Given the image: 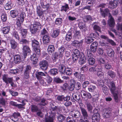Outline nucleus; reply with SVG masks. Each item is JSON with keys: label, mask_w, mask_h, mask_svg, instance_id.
Wrapping results in <instances>:
<instances>
[{"label": "nucleus", "mask_w": 122, "mask_h": 122, "mask_svg": "<svg viewBox=\"0 0 122 122\" xmlns=\"http://www.w3.org/2000/svg\"><path fill=\"white\" fill-rule=\"evenodd\" d=\"M29 27L31 35L36 36L41 28V25L40 22L35 21L33 24H31Z\"/></svg>", "instance_id": "1"}, {"label": "nucleus", "mask_w": 122, "mask_h": 122, "mask_svg": "<svg viewBox=\"0 0 122 122\" xmlns=\"http://www.w3.org/2000/svg\"><path fill=\"white\" fill-rule=\"evenodd\" d=\"M70 96L67 95L65 97L63 95H58L56 99L57 101L59 102H63V101L65 102L64 103V105L66 107H70L72 104V103L69 101L70 100Z\"/></svg>", "instance_id": "2"}, {"label": "nucleus", "mask_w": 122, "mask_h": 122, "mask_svg": "<svg viewBox=\"0 0 122 122\" xmlns=\"http://www.w3.org/2000/svg\"><path fill=\"white\" fill-rule=\"evenodd\" d=\"M40 47H38L33 48L34 53L31 55L30 59V60L32 61V63L33 65L36 64L38 61V58L36 54L37 55L41 54V51L39 49Z\"/></svg>", "instance_id": "3"}, {"label": "nucleus", "mask_w": 122, "mask_h": 122, "mask_svg": "<svg viewBox=\"0 0 122 122\" xmlns=\"http://www.w3.org/2000/svg\"><path fill=\"white\" fill-rule=\"evenodd\" d=\"M93 113L92 116V122H99L101 119L100 115L98 113L97 109L95 108L93 111Z\"/></svg>", "instance_id": "4"}, {"label": "nucleus", "mask_w": 122, "mask_h": 122, "mask_svg": "<svg viewBox=\"0 0 122 122\" xmlns=\"http://www.w3.org/2000/svg\"><path fill=\"white\" fill-rule=\"evenodd\" d=\"M25 17V12H22L20 15L19 16L18 19L17 20V21L16 23V25L19 28L22 27L21 26V23H22L24 21V19Z\"/></svg>", "instance_id": "5"}, {"label": "nucleus", "mask_w": 122, "mask_h": 122, "mask_svg": "<svg viewBox=\"0 0 122 122\" xmlns=\"http://www.w3.org/2000/svg\"><path fill=\"white\" fill-rule=\"evenodd\" d=\"M22 50V58L25 59L27 55L30 54L31 51L29 47L27 46H24Z\"/></svg>", "instance_id": "6"}, {"label": "nucleus", "mask_w": 122, "mask_h": 122, "mask_svg": "<svg viewBox=\"0 0 122 122\" xmlns=\"http://www.w3.org/2000/svg\"><path fill=\"white\" fill-rule=\"evenodd\" d=\"M3 24L4 27L2 28L3 33L4 34H8L10 30V24L8 22H6Z\"/></svg>", "instance_id": "7"}, {"label": "nucleus", "mask_w": 122, "mask_h": 122, "mask_svg": "<svg viewBox=\"0 0 122 122\" xmlns=\"http://www.w3.org/2000/svg\"><path fill=\"white\" fill-rule=\"evenodd\" d=\"M48 65V62L46 60H43L40 62V68L43 71H46L47 69Z\"/></svg>", "instance_id": "8"}, {"label": "nucleus", "mask_w": 122, "mask_h": 122, "mask_svg": "<svg viewBox=\"0 0 122 122\" xmlns=\"http://www.w3.org/2000/svg\"><path fill=\"white\" fill-rule=\"evenodd\" d=\"M81 93L84 96L83 97L82 96V97L86 101H87L88 99H91L92 98V96L91 94L86 91L82 90Z\"/></svg>", "instance_id": "9"}, {"label": "nucleus", "mask_w": 122, "mask_h": 122, "mask_svg": "<svg viewBox=\"0 0 122 122\" xmlns=\"http://www.w3.org/2000/svg\"><path fill=\"white\" fill-rule=\"evenodd\" d=\"M83 42V40H81L80 41L74 40L72 42V45L73 46L76 48H79L81 46Z\"/></svg>", "instance_id": "10"}, {"label": "nucleus", "mask_w": 122, "mask_h": 122, "mask_svg": "<svg viewBox=\"0 0 122 122\" xmlns=\"http://www.w3.org/2000/svg\"><path fill=\"white\" fill-rule=\"evenodd\" d=\"M2 80L7 85L9 83H11L12 81H13V77H7V75L4 74L3 76Z\"/></svg>", "instance_id": "11"}, {"label": "nucleus", "mask_w": 122, "mask_h": 122, "mask_svg": "<svg viewBox=\"0 0 122 122\" xmlns=\"http://www.w3.org/2000/svg\"><path fill=\"white\" fill-rule=\"evenodd\" d=\"M80 108L82 115V117L81 118H83L84 119H89V117L86 110L83 107H81Z\"/></svg>", "instance_id": "12"}, {"label": "nucleus", "mask_w": 122, "mask_h": 122, "mask_svg": "<svg viewBox=\"0 0 122 122\" xmlns=\"http://www.w3.org/2000/svg\"><path fill=\"white\" fill-rule=\"evenodd\" d=\"M76 84V81L75 80L73 79H71L70 81L69 86L68 88L69 90L71 91H73L75 88Z\"/></svg>", "instance_id": "13"}, {"label": "nucleus", "mask_w": 122, "mask_h": 122, "mask_svg": "<svg viewBox=\"0 0 122 122\" xmlns=\"http://www.w3.org/2000/svg\"><path fill=\"white\" fill-rule=\"evenodd\" d=\"M46 2L45 1H42L40 2V4L42 9H46V10H48L50 8L51 4L49 3H46Z\"/></svg>", "instance_id": "14"}, {"label": "nucleus", "mask_w": 122, "mask_h": 122, "mask_svg": "<svg viewBox=\"0 0 122 122\" xmlns=\"http://www.w3.org/2000/svg\"><path fill=\"white\" fill-rule=\"evenodd\" d=\"M73 98H74L75 99H74V101H72L74 102L75 100L76 102L79 101V103L80 104L82 103V101L81 98V96L80 95L78 94L77 93H75L73 94Z\"/></svg>", "instance_id": "15"}, {"label": "nucleus", "mask_w": 122, "mask_h": 122, "mask_svg": "<svg viewBox=\"0 0 122 122\" xmlns=\"http://www.w3.org/2000/svg\"><path fill=\"white\" fill-rule=\"evenodd\" d=\"M10 44L11 48L12 49L15 50L17 47L18 45L17 43L14 39H12L10 40Z\"/></svg>", "instance_id": "16"}, {"label": "nucleus", "mask_w": 122, "mask_h": 122, "mask_svg": "<svg viewBox=\"0 0 122 122\" xmlns=\"http://www.w3.org/2000/svg\"><path fill=\"white\" fill-rule=\"evenodd\" d=\"M20 113H14L11 117V119L14 122L18 121L19 120L18 117L20 116Z\"/></svg>", "instance_id": "17"}, {"label": "nucleus", "mask_w": 122, "mask_h": 122, "mask_svg": "<svg viewBox=\"0 0 122 122\" xmlns=\"http://www.w3.org/2000/svg\"><path fill=\"white\" fill-rule=\"evenodd\" d=\"M100 10L101 15L102 17L105 18L107 16L109 12V10L108 9L106 8L103 10L102 9L100 8Z\"/></svg>", "instance_id": "18"}, {"label": "nucleus", "mask_w": 122, "mask_h": 122, "mask_svg": "<svg viewBox=\"0 0 122 122\" xmlns=\"http://www.w3.org/2000/svg\"><path fill=\"white\" fill-rule=\"evenodd\" d=\"M31 45L33 48L40 47L39 42L35 39L31 40Z\"/></svg>", "instance_id": "19"}, {"label": "nucleus", "mask_w": 122, "mask_h": 122, "mask_svg": "<svg viewBox=\"0 0 122 122\" xmlns=\"http://www.w3.org/2000/svg\"><path fill=\"white\" fill-rule=\"evenodd\" d=\"M14 61L15 64H19L22 61L21 57L20 55H15L14 56Z\"/></svg>", "instance_id": "20"}, {"label": "nucleus", "mask_w": 122, "mask_h": 122, "mask_svg": "<svg viewBox=\"0 0 122 122\" xmlns=\"http://www.w3.org/2000/svg\"><path fill=\"white\" fill-rule=\"evenodd\" d=\"M110 82V85L111 87L109 88V89L110 92H115L116 89L115 82L114 81H112Z\"/></svg>", "instance_id": "21"}, {"label": "nucleus", "mask_w": 122, "mask_h": 122, "mask_svg": "<svg viewBox=\"0 0 122 122\" xmlns=\"http://www.w3.org/2000/svg\"><path fill=\"white\" fill-rule=\"evenodd\" d=\"M118 0H111L109 2V4L111 6V8L113 9L117 7Z\"/></svg>", "instance_id": "22"}, {"label": "nucleus", "mask_w": 122, "mask_h": 122, "mask_svg": "<svg viewBox=\"0 0 122 122\" xmlns=\"http://www.w3.org/2000/svg\"><path fill=\"white\" fill-rule=\"evenodd\" d=\"M19 30L20 31V33L21 36V38H25L26 36L27 30V29L22 28V27L19 28Z\"/></svg>", "instance_id": "23"}, {"label": "nucleus", "mask_w": 122, "mask_h": 122, "mask_svg": "<svg viewBox=\"0 0 122 122\" xmlns=\"http://www.w3.org/2000/svg\"><path fill=\"white\" fill-rule=\"evenodd\" d=\"M107 76L110 77L112 79L115 78L116 76V73L112 70H109L107 72Z\"/></svg>", "instance_id": "24"}, {"label": "nucleus", "mask_w": 122, "mask_h": 122, "mask_svg": "<svg viewBox=\"0 0 122 122\" xmlns=\"http://www.w3.org/2000/svg\"><path fill=\"white\" fill-rule=\"evenodd\" d=\"M70 114L73 117L76 118H79L81 115L80 112L78 111H74L72 112Z\"/></svg>", "instance_id": "25"}, {"label": "nucleus", "mask_w": 122, "mask_h": 122, "mask_svg": "<svg viewBox=\"0 0 122 122\" xmlns=\"http://www.w3.org/2000/svg\"><path fill=\"white\" fill-rule=\"evenodd\" d=\"M103 117L104 118H107L110 117L111 111L108 108H105L104 110Z\"/></svg>", "instance_id": "26"}, {"label": "nucleus", "mask_w": 122, "mask_h": 122, "mask_svg": "<svg viewBox=\"0 0 122 122\" xmlns=\"http://www.w3.org/2000/svg\"><path fill=\"white\" fill-rule=\"evenodd\" d=\"M46 76L45 74L41 71L38 72L36 74V76L38 80L41 79H42L43 78V77L42 76Z\"/></svg>", "instance_id": "27"}, {"label": "nucleus", "mask_w": 122, "mask_h": 122, "mask_svg": "<svg viewBox=\"0 0 122 122\" xmlns=\"http://www.w3.org/2000/svg\"><path fill=\"white\" fill-rule=\"evenodd\" d=\"M43 43L45 44H47L50 42V37L48 35H45L43 37Z\"/></svg>", "instance_id": "28"}, {"label": "nucleus", "mask_w": 122, "mask_h": 122, "mask_svg": "<svg viewBox=\"0 0 122 122\" xmlns=\"http://www.w3.org/2000/svg\"><path fill=\"white\" fill-rule=\"evenodd\" d=\"M108 24L109 27L113 28L115 26V22L113 17L111 16L108 21Z\"/></svg>", "instance_id": "29"}, {"label": "nucleus", "mask_w": 122, "mask_h": 122, "mask_svg": "<svg viewBox=\"0 0 122 122\" xmlns=\"http://www.w3.org/2000/svg\"><path fill=\"white\" fill-rule=\"evenodd\" d=\"M65 72L63 74L67 76H70L72 74V70L71 69L68 67H66L65 69Z\"/></svg>", "instance_id": "30"}, {"label": "nucleus", "mask_w": 122, "mask_h": 122, "mask_svg": "<svg viewBox=\"0 0 122 122\" xmlns=\"http://www.w3.org/2000/svg\"><path fill=\"white\" fill-rule=\"evenodd\" d=\"M19 14V12L17 10H12L10 11V15L13 18H16Z\"/></svg>", "instance_id": "31"}, {"label": "nucleus", "mask_w": 122, "mask_h": 122, "mask_svg": "<svg viewBox=\"0 0 122 122\" xmlns=\"http://www.w3.org/2000/svg\"><path fill=\"white\" fill-rule=\"evenodd\" d=\"M65 50V48L63 46H61L59 49L58 56L59 57H61L63 56Z\"/></svg>", "instance_id": "32"}, {"label": "nucleus", "mask_w": 122, "mask_h": 122, "mask_svg": "<svg viewBox=\"0 0 122 122\" xmlns=\"http://www.w3.org/2000/svg\"><path fill=\"white\" fill-rule=\"evenodd\" d=\"M55 48L53 45H50L48 46L47 49L48 52L50 55L52 54L55 51Z\"/></svg>", "instance_id": "33"}, {"label": "nucleus", "mask_w": 122, "mask_h": 122, "mask_svg": "<svg viewBox=\"0 0 122 122\" xmlns=\"http://www.w3.org/2000/svg\"><path fill=\"white\" fill-rule=\"evenodd\" d=\"M60 32L59 29H57L54 30L51 34V36L52 38H56L58 36Z\"/></svg>", "instance_id": "34"}, {"label": "nucleus", "mask_w": 122, "mask_h": 122, "mask_svg": "<svg viewBox=\"0 0 122 122\" xmlns=\"http://www.w3.org/2000/svg\"><path fill=\"white\" fill-rule=\"evenodd\" d=\"M72 32L68 31L66 34L65 39L68 42L70 41L72 38Z\"/></svg>", "instance_id": "35"}, {"label": "nucleus", "mask_w": 122, "mask_h": 122, "mask_svg": "<svg viewBox=\"0 0 122 122\" xmlns=\"http://www.w3.org/2000/svg\"><path fill=\"white\" fill-rule=\"evenodd\" d=\"M31 112H37L40 110L39 109L38 106L35 104L31 105Z\"/></svg>", "instance_id": "36"}, {"label": "nucleus", "mask_w": 122, "mask_h": 122, "mask_svg": "<svg viewBox=\"0 0 122 122\" xmlns=\"http://www.w3.org/2000/svg\"><path fill=\"white\" fill-rule=\"evenodd\" d=\"M44 11H43L41 9L40 6L37 8L36 12L38 16L40 17L42 16L44 14Z\"/></svg>", "instance_id": "37"}, {"label": "nucleus", "mask_w": 122, "mask_h": 122, "mask_svg": "<svg viewBox=\"0 0 122 122\" xmlns=\"http://www.w3.org/2000/svg\"><path fill=\"white\" fill-rule=\"evenodd\" d=\"M65 5L62 6L61 7V11H65L66 12L69 9V7L68 4L65 3Z\"/></svg>", "instance_id": "38"}, {"label": "nucleus", "mask_w": 122, "mask_h": 122, "mask_svg": "<svg viewBox=\"0 0 122 122\" xmlns=\"http://www.w3.org/2000/svg\"><path fill=\"white\" fill-rule=\"evenodd\" d=\"M84 19L86 22H91L93 20L92 16L90 15H86Z\"/></svg>", "instance_id": "39"}, {"label": "nucleus", "mask_w": 122, "mask_h": 122, "mask_svg": "<svg viewBox=\"0 0 122 122\" xmlns=\"http://www.w3.org/2000/svg\"><path fill=\"white\" fill-rule=\"evenodd\" d=\"M63 21V20L62 18H56L55 20V24L59 26L61 25Z\"/></svg>", "instance_id": "40"}, {"label": "nucleus", "mask_w": 122, "mask_h": 122, "mask_svg": "<svg viewBox=\"0 0 122 122\" xmlns=\"http://www.w3.org/2000/svg\"><path fill=\"white\" fill-rule=\"evenodd\" d=\"M115 92H111L112 94L113 95L114 99L116 102H118V91L117 92V93H115Z\"/></svg>", "instance_id": "41"}, {"label": "nucleus", "mask_w": 122, "mask_h": 122, "mask_svg": "<svg viewBox=\"0 0 122 122\" xmlns=\"http://www.w3.org/2000/svg\"><path fill=\"white\" fill-rule=\"evenodd\" d=\"M108 56L110 57H113L114 56L115 52L112 49L108 51L107 52Z\"/></svg>", "instance_id": "42"}, {"label": "nucleus", "mask_w": 122, "mask_h": 122, "mask_svg": "<svg viewBox=\"0 0 122 122\" xmlns=\"http://www.w3.org/2000/svg\"><path fill=\"white\" fill-rule=\"evenodd\" d=\"M50 74L52 76H55L58 73V70L56 68L51 69L50 71Z\"/></svg>", "instance_id": "43"}, {"label": "nucleus", "mask_w": 122, "mask_h": 122, "mask_svg": "<svg viewBox=\"0 0 122 122\" xmlns=\"http://www.w3.org/2000/svg\"><path fill=\"white\" fill-rule=\"evenodd\" d=\"M25 38H21L20 42V44H22L24 46H27V44H28L29 43V41L26 39H24Z\"/></svg>", "instance_id": "44"}, {"label": "nucleus", "mask_w": 122, "mask_h": 122, "mask_svg": "<svg viewBox=\"0 0 122 122\" xmlns=\"http://www.w3.org/2000/svg\"><path fill=\"white\" fill-rule=\"evenodd\" d=\"M86 58L84 56H81L79 61V63L80 65L84 64L86 62Z\"/></svg>", "instance_id": "45"}, {"label": "nucleus", "mask_w": 122, "mask_h": 122, "mask_svg": "<svg viewBox=\"0 0 122 122\" xmlns=\"http://www.w3.org/2000/svg\"><path fill=\"white\" fill-rule=\"evenodd\" d=\"M96 88V86L93 84H90L88 88L89 91L91 92H94Z\"/></svg>", "instance_id": "46"}, {"label": "nucleus", "mask_w": 122, "mask_h": 122, "mask_svg": "<svg viewBox=\"0 0 122 122\" xmlns=\"http://www.w3.org/2000/svg\"><path fill=\"white\" fill-rule=\"evenodd\" d=\"M74 36L76 38H79L81 36L80 31L79 30H76L75 32Z\"/></svg>", "instance_id": "47"}, {"label": "nucleus", "mask_w": 122, "mask_h": 122, "mask_svg": "<svg viewBox=\"0 0 122 122\" xmlns=\"http://www.w3.org/2000/svg\"><path fill=\"white\" fill-rule=\"evenodd\" d=\"M86 53L87 54L88 58L92 57L93 55L92 53V51L90 49H87L86 50Z\"/></svg>", "instance_id": "48"}, {"label": "nucleus", "mask_w": 122, "mask_h": 122, "mask_svg": "<svg viewBox=\"0 0 122 122\" xmlns=\"http://www.w3.org/2000/svg\"><path fill=\"white\" fill-rule=\"evenodd\" d=\"M88 63L89 64L91 65H93L95 63V59L92 57L89 58Z\"/></svg>", "instance_id": "49"}, {"label": "nucleus", "mask_w": 122, "mask_h": 122, "mask_svg": "<svg viewBox=\"0 0 122 122\" xmlns=\"http://www.w3.org/2000/svg\"><path fill=\"white\" fill-rule=\"evenodd\" d=\"M13 36L14 37L15 39L19 41L20 38L18 32L16 31L14 32L13 33Z\"/></svg>", "instance_id": "50"}, {"label": "nucleus", "mask_w": 122, "mask_h": 122, "mask_svg": "<svg viewBox=\"0 0 122 122\" xmlns=\"http://www.w3.org/2000/svg\"><path fill=\"white\" fill-rule=\"evenodd\" d=\"M66 117L62 114H60L57 117L58 120L60 122H62L65 119Z\"/></svg>", "instance_id": "51"}, {"label": "nucleus", "mask_w": 122, "mask_h": 122, "mask_svg": "<svg viewBox=\"0 0 122 122\" xmlns=\"http://www.w3.org/2000/svg\"><path fill=\"white\" fill-rule=\"evenodd\" d=\"M61 87L63 91H67L69 88L68 85L67 83H65L63 86H61Z\"/></svg>", "instance_id": "52"}, {"label": "nucleus", "mask_w": 122, "mask_h": 122, "mask_svg": "<svg viewBox=\"0 0 122 122\" xmlns=\"http://www.w3.org/2000/svg\"><path fill=\"white\" fill-rule=\"evenodd\" d=\"M58 56V54L57 52H55L54 54L52 55L51 58L53 61L55 62L56 61Z\"/></svg>", "instance_id": "53"}, {"label": "nucleus", "mask_w": 122, "mask_h": 122, "mask_svg": "<svg viewBox=\"0 0 122 122\" xmlns=\"http://www.w3.org/2000/svg\"><path fill=\"white\" fill-rule=\"evenodd\" d=\"M19 71V70L18 69L16 68L13 69H11L9 71V73L13 74H15L17 73Z\"/></svg>", "instance_id": "54"}, {"label": "nucleus", "mask_w": 122, "mask_h": 122, "mask_svg": "<svg viewBox=\"0 0 122 122\" xmlns=\"http://www.w3.org/2000/svg\"><path fill=\"white\" fill-rule=\"evenodd\" d=\"M98 68L96 66L92 67L89 69V71L91 72H93L95 71H97V69Z\"/></svg>", "instance_id": "55"}, {"label": "nucleus", "mask_w": 122, "mask_h": 122, "mask_svg": "<svg viewBox=\"0 0 122 122\" xmlns=\"http://www.w3.org/2000/svg\"><path fill=\"white\" fill-rule=\"evenodd\" d=\"M80 56L72 54V58L73 60V63L76 62Z\"/></svg>", "instance_id": "56"}, {"label": "nucleus", "mask_w": 122, "mask_h": 122, "mask_svg": "<svg viewBox=\"0 0 122 122\" xmlns=\"http://www.w3.org/2000/svg\"><path fill=\"white\" fill-rule=\"evenodd\" d=\"M45 79L48 84H50L52 82V78L49 76H46Z\"/></svg>", "instance_id": "57"}, {"label": "nucleus", "mask_w": 122, "mask_h": 122, "mask_svg": "<svg viewBox=\"0 0 122 122\" xmlns=\"http://www.w3.org/2000/svg\"><path fill=\"white\" fill-rule=\"evenodd\" d=\"M66 67L63 64H61L60 66V68L59 70V71L62 74H63L65 72V69Z\"/></svg>", "instance_id": "58"}, {"label": "nucleus", "mask_w": 122, "mask_h": 122, "mask_svg": "<svg viewBox=\"0 0 122 122\" xmlns=\"http://www.w3.org/2000/svg\"><path fill=\"white\" fill-rule=\"evenodd\" d=\"M104 67L106 70L110 69L112 67L111 65L109 63H107L105 64Z\"/></svg>", "instance_id": "59"}, {"label": "nucleus", "mask_w": 122, "mask_h": 122, "mask_svg": "<svg viewBox=\"0 0 122 122\" xmlns=\"http://www.w3.org/2000/svg\"><path fill=\"white\" fill-rule=\"evenodd\" d=\"M98 76L101 78L104 77V74L103 73L100 71H98L97 73Z\"/></svg>", "instance_id": "60"}, {"label": "nucleus", "mask_w": 122, "mask_h": 122, "mask_svg": "<svg viewBox=\"0 0 122 122\" xmlns=\"http://www.w3.org/2000/svg\"><path fill=\"white\" fill-rule=\"evenodd\" d=\"M72 54L80 56V53L79 50L77 49H76L74 51H73V53Z\"/></svg>", "instance_id": "61"}, {"label": "nucleus", "mask_w": 122, "mask_h": 122, "mask_svg": "<svg viewBox=\"0 0 122 122\" xmlns=\"http://www.w3.org/2000/svg\"><path fill=\"white\" fill-rule=\"evenodd\" d=\"M46 122H53L54 120L52 117H45Z\"/></svg>", "instance_id": "62"}, {"label": "nucleus", "mask_w": 122, "mask_h": 122, "mask_svg": "<svg viewBox=\"0 0 122 122\" xmlns=\"http://www.w3.org/2000/svg\"><path fill=\"white\" fill-rule=\"evenodd\" d=\"M9 92L10 94H11L12 96L14 97L18 95V93L17 92H14L12 90H9Z\"/></svg>", "instance_id": "63"}, {"label": "nucleus", "mask_w": 122, "mask_h": 122, "mask_svg": "<svg viewBox=\"0 0 122 122\" xmlns=\"http://www.w3.org/2000/svg\"><path fill=\"white\" fill-rule=\"evenodd\" d=\"M117 29L118 30H120L121 32H122V23L121 24L119 23H117Z\"/></svg>", "instance_id": "64"}]
</instances>
